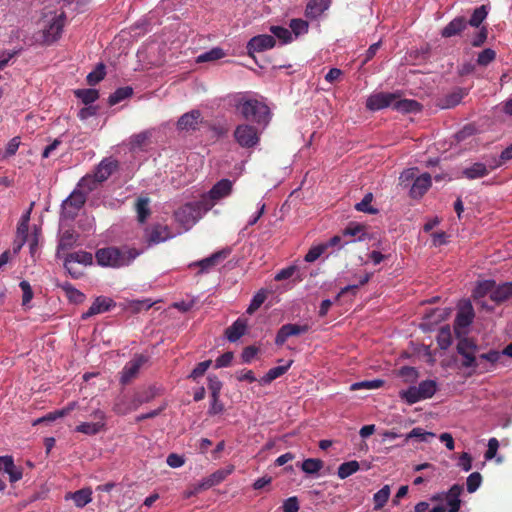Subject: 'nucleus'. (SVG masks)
I'll list each match as a JSON object with an SVG mask.
<instances>
[{"label":"nucleus","instance_id":"1","mask_svg":"<svg viewBox=\"0 0 512 512\" xmlns=\"http://www.w3.org/2000/svg\"><path fill=\"white\" fill-rule=\"evenodd\" d=\"M140 254L136 248L106 247L98 249L95 258L100 266L120 268L131 264Z\"/></svg>","mask_w":512,"mask_h":512},{"label":"nucleus","instance_id":"2","mask_svg":"<svg viewBox=\"0 0 512 512\" xmlns=\"http://www.w3.org/2000/svg\"><path fill=\"white\" fill-rule=\"evenodd\" d=\"M236 108L246 120L264 126L269 123V107L257 99L241 97L237 101Z\"/></svg>","mask_w":512,"mask_h":512},{"label":"nucleus","instance_id":"3","mask_svg":"<svg viewBox=\"0 0 512 512\" xmlns=\"http://www.w3.org/2000/svg\"><path fill=\"white\" fill-rule=\"evenodd\" d=\"M213 203L209 199H200L186 203L175 211V219L186 229L192 227L206 212L211 210Z\"/></svg>","mask_w":512,"mask_h":512},{"label":"nucleus","instance_id":"4","mask_svg":"<svg viewBox=\"0 0 512 512\" xmlns=\"http://www.w3.org/2000/svg\"><path fill=\"white\" fill-rule=\"evenodd\" d=\"M158 395V389L155 386H149L134 393L128 406L118 402L114 406V411L125 415L132 410H136L140 405L148 403Z\"/></svg>","mask_w":512,"mask_h":512},{"label":"nucleus","instance_id":"5","mask_svg":"<svg viewBox=\"0 0 512 512\" xmlns=\"http://www.w3.org/2000/svg\"><path fill=\"white\" fill-rule=\"evenodd\" d=\"M235 141L242 148H254L260 142V133L258 129L249 124H240L234 131Z\"/></svg>","mask_w":512,"mask_h":512},{"label":"nucleus","instance_id":"6","mask_svg":"<svg viewBox=\"0 0 512 512\" xmlns=\"http://www.w3.org/2000/svg\"><path fill=\"white\" fill-rule=\"evenodd\" d=\"M456 349L463 357V361L461 363L462 367L476 369L481 365L475 356L478 346L474 340L470 338H461L457 343Z\"/></svg>","mask_w":512,"mask_h":512},{"label":"nucleus","instance_id":"7","mask_svg":"<svg viewBox=\"0 0 512 512\" xmlns=\"http://www.w3.org/2000/svg\"><path fill=\"white\" fill-rule=\"evenodd\" d=\"M86 200L87 195L80 189H75L62 204V214L64 217L75 218Z\"/></svg>","mask_w":512,"mask_h":512},{"label":"nucleus","instance_id":"8","mask_svg":"<svg viewBox=\"0 0 512 512\" xmlns=\"http://www.w3.org/2000/svg\"><path fill=\"white\" fill-rule=\"evenodd\" d=\"M235 467L228 465L225 468H221L210 474L208 477L203 478L199 483L194 486V491L191 494L198 493L203 490H207L213 486L220 484L224 481L232 472Z\"/></svg>","mask_w":512,"mask_h":512},{"label":"nucleus","instance_id":"9","mask_svg":"<svg viewBox=\"0 0 512 512\" xmlns=\"http://www.w3.org/2000/svg\"><path fill=\"white\" fill-rule=\"evenodd\" d=\"M147 360L148 358L143 354H137L127 362L120 372L121 384L127 385L136 378L140 368L147 362Z\"/></svg>","mask_w":512,"mask_h":512},{"label":"nucleus","instance_id":"10","mask_svg":"<svg viewBox=\"0 0 512 512\" xmlns=\"http://www.w3.org/2000/svg\"><path fill=\"white\" fill-rule=\"evenodd\" d=\"M399 97V93L378 92L370 95L366 100V108L371 111H378L387 107H392L394 100Z\"/></svg>","mask_w":512,"mask_h":512},{"label":"nucleus","instance_id":"11","mask_svg":"<svg viewBox=\"0 0 512 512\" xmlns=\"http://www.w3.org/2000/svg\"><path fill=\"white\" fill-rule=\"evenodd\" d=\"M95 422H82L76 426L75 431L86 435H96L105 427V413L99 409L91 414Z\"/></svg>","mask_w":512,"mask_h":512},{"label":"nucleus","instance_id":"12","mask_svg":"<svg viewBox=\"0 0 512 512\" xmlns=\"http://www.w3.org/2000/svg\"><path fill=\"white\" fill-rule=\"evenodd\" d=\"M79 263L82 265H91L93 263V256L91 253L86 251H77L69 253L64 259V267L72 278L78 279L82 273L72 272V264Z\"/></svg>","mask_w":512,"mask_h":512},{"label":"nucleus","instance_id":"13","mask_svg":"<svg viewBox=\"0 0 512 512\" xmlns=\"http://www.w3.org/2000/svg\"><path fill=\"white\" fill-rule=\"evenodd\" d=\"M230 253V248H224L220 251L213 253L207 258L191 263L189 267H199L200 270L198 271V274L208 273L213 267L219 264L220 261L226 259L230 255Z\"/></svg>","mask_w":512,"mask_h":512},{"label":"nucleus","instance_id":"14","mask_svg":"<svg viewBox=\"0 0 512 512\" xmlns=\"http://www.w3.org/2000/svg\"><path fill=\"white\" fill-rule=\"evenodd\" d=\"M275 38L271 35L262 34L251 38L247 43L248 55L253 56L255 52H263L275 46Z\"/></svg>","mask_w":512,"mask_h":512},{"label":"nucleus","instance_id":"15","mask_svg":"<svg viewBox=\"0 0 512 512\" xmlns=\"http://www.w3.org/2000/svg\"><path fill=\"white\" fill-rule=\"evenodd\" d=\"M309 329L310 327L307 324H285L278 330L275 337V344L282 346L289 337L304 334L308 332Z\"/></svg>","mask_w":512,"mask_h":512},{"label":"nucleus","instance_id":"16","mask_svg":"<svg viewBox=\"0 0 512 512\" xmlns=\"http://www.w3.org/2000/svg\"><path fill=\"white\" fill-rule=\"evenodd\" d=\"M499 166H501L500 162H493V164H490L489 166L481 162H476L465 168L462 171V174L465 178L470 180L478 179L487 176L492 170Z\"/></svg>","mask_w":512,"mask_h":512},{"label":"nucleus","instance_id":"17","mask_svg":"<svg viewBox=\"0 0 512 512\" xmlns=\"http://www.w3.org/2000/svg\"><path fill=\"white\" fill-rule=\"evenodd\" d=\"M146 237L149 245L164 242L173 237V234L167 225L155 224L146 229Z\"/></svg>","mask_w":512,"mask_h":512},{"label":"nucleus","instance_id":"18","mask_svg":"<svg viewBox=\"0 0 512 512\" xmlns=\"http://www.w3.org/2000/svg\"><path fill=\"white\" fill-rule=\"evenodd\" d=\"M232 191V182L228 179L218 181L209 191L207 195H203L201 199H209L213 206L215 201L228 196Z\"/></svg>","mask_w":512,"mask_h":512},{"label":"nucleus","instance_id":"19","mask_svg":"<svg viewBox=\"0 0 512 512\" xmlns=\"http://www.w3.org/2000/svg\"><path fill=\"white\" fill-rule=\"evenodd\" d=\"M115 305V302L111 298L99 296L94 300L89 309L82 314V319L85 320L96 314L107 312L111 308L115 307Z\"/></svg>","mask_w":512,"mask_h":512},{"label":"nucleus","instance_id":"20","mask_svg":"<svg viewBox=\"0 0 512 512\" xmlns=\"http://www.w3.org/2000/svg\"><path fill=\"white\" fill-rule=\"evenodd\" d=\"M201 122V112L199 110H192L179 118L177 127L179 130L195 131Z\"/></svg>","mask_w":512,"mask_h":512},{"label":"nucleus","instance_id":"21","mask_svg":"<svg viewBox=\"0 0 512 512\" xmlns=\"http://www.w3.org/2000/svg\"><path fill=\"white\" fill-rule=\"evenodd\" d=\"M466 95L467 90L465 88L457 87L450 93L446 94L444 97L440 98L438 106L441 109L453 108L457 106Z\"/></svg>","mask_w":512,"mask_h":512},{"label":"nucleus","instance_id":"22","mask_svg":"<svg viewBox=\"0 0 512 512\" xmlns=\"http://www.w3.org/2000/svg\"><path fill=\"white\" fill-rule=\"evenodd\" d=\"M65 15L62 12L56 15L49 22L48 26L44 30L46 41H55L61 35L64 27Z\"/></svg>","mask_w":512,"mask_h":512},{"label":"nucleus","instance_id":"23","mask_svg":"<svg viewBox=\"0 0 512 512\" xmlns=\"http://www.w3.org/2000/svg\"><path fill=\"white\" fill-rule=\"evenodd\" d=\"M118 168V161L112 158H104L95 169V176L101 183L106 181Z\"/></svg>","mask_w":512,"mask_h":512},{"label":"nucleus","instance_id":"24","mask_svg":"<svg viewBox=\"0 0 512 512\" xmlns=\"http://www.w3.org/2000/svg\"><path fill=\"white\" fill-rule=\"evenodd\" d=\"M431 186V176L424 173L414 179L410 189V196L412 198H421Z\"/></svg>","mask_w":512,"mask_h":512},{"label":"nucleus","instance_id":"25","mask_svg":"<svg viewBox=\"0 0 512 512\" xmlns=\"http://www.w3.org/2000/svg\"><path fill=\"white\" fill-rule=\"evenodd\" d=\"M467 28V21L465 17L459 16L451 20L442 30L441 36L443 38H450L460 35Z\"/></svg>","mask_w":512,"mask_h":512},{"label":"nucleus","instance_id":"26","mask_svg":"<svg viewBox=\"0 0 512 512\" xmlns=\"http://www.w3.org/2000/svg\"><path fill=\"white\" fill-rule=\"evenodd\" d=\"M246 329L247 320L245 318L239 317L236 321L233 322L231 326L225 330V336L230 342H236L245 334Z\"/></svg>","mask_w":512,"mask_h":512},{"label":"nucleus","instance_id":"27","mask_svg":"<svg viewBox=\"0 0 512 512\" xmlns=\"http://www.w3.org/2000/svg\"><path fill=\"white\" fill-rule=\"evenodd\" d=\"M502 356V352L496 350H490L487 353H483L477 358V361L481 363L478 368H480L481 372L491 371Z\"/></svg>","mask_w":512,"mask_h":512},{"label":"nucleus","instance_id":"28","mask_svg":"<svg viewBox=\"0 0 512 512\" xmlns=\"http://www.w3.org/2000/svg\"><path fill=\"white\" fill-rule=\"evenodd\" d=\"M393 109L401 113H417L422 110V105L413 99H401L400 96L394 100Z\"/></svg>","mask_w":512,"mask_h":512},{"label":"nucleus","instance_id":"29","mask_svg":"<svg viewBox=\"0 0 512 512\" xmlns=\"http://www.w3.org/2000/svg\"><path fill=\"white\" fill-rule=\"evenodd\" d=\"M65 499H72L77 507L82 508L92 501V490L91 488H82L75 492H69Z\"/></svg>","mask_w":512,"mask_h":512},{"label":"nucleus","instance_id":"30","mask_svg":"<svg viewBox=\"0 0 512 512\" xmlns=\"http://www.w3.org/2000/svg\"><path fill=\"white\" fill-rule=\"evenodd\" d=\"M331 4V0H310L305 9V15L309 18H317L326 11Z\"/></svg>","mask_w":512,"mask_h":512},{"label":"nucleus","instance_id":"31","mask_svg":"<svg viewBox=\"0 0 512 512\" xmlns=\"http://www.w3.org/2000/svg\"><path fill=\"white\" fill-rule=\"evenodd\" d=\"M512 297V283L507 282L497 287L494 286L490 298L496 303H501Z\"/></svg>","mask_w":512,"mask_h":512},{"label":"nucleus","instance_id":"32","mask_svg":"<svg viewBox=\"0 0 512 512\" xmlns=\"http://www.w3.org/2000/svg\"><path fill=\"white\" fill-rule=\"evenodd\" d=\"M474 319V310L471 304L462 307L457 313L455 324L457 327L466 328Z\"/></svg>","mask_w":512,"mask_h":512},{"label":"nucleus","instance_id":"33","mask_svg":"<svg viewBox=\"0 0 512 512\" xmlns=\"http://www.w3.org/2000/svg\"><path fill=\"white\" fill-rule=\"evenodd\" d=\"M64 292L68 300L75 304H80L85 300V294L76 289L70 282H63L58 285Z\"/></svg>","mask_w":512,"mask_h":512},{"label":"nucleus","instance_id":"34","mask_svg":"<svg viewBox=\"0 0 512 512\" xmlns=\"http://www.w3.org/2000/svg\"><path fill=\"white\" fill-rule=\"evenodd\" d=\"M365 228L366 227L360 223L350 222L342 231V235L344 237H356L357 241H364L366 239ZM354 241H356V239Z\"/></svg>","mask_w":512,"mask_h":512},{"label":"nucleus","instance_id":"35","mask_svg":"<svg viewBox=\"0 0 512 512\" xmlns=\"http://www.w3.org/2000/svg\"><path fill=\"white\" fill-rule=\"evenodd\" d=\"M292 361H289L286 365L276 366L271 369L261 378L260 382L264 385L270 384L275 379L284 375L290 368Z\"/></svg>","mask_w":512,"mask_h":512},{"label":"nucleus","instance_id":"36","mask_svg":"<svg viewBox=\"0 0 512 512\" xmlns=\"http://www.w3.org/2000/svg\"><path fill=\"white\" fill-rule=\"evenodd\" d=\"M101 184L95 174H87L80 179L77 184V189H80L87 195L88 193L97 189L98 185Z\"/></svg>","mask_w":512,"mask_h":512},{"label":"nucleus","instance_id":"37","mask_svg":"<svg viewBox=\"0 0 512 512\" xmlns=\"http://www.w3.org/2000/svg\"><path fill=\"white\" fill-rule=\"evenodd\" d=\"M463 491V486L460 484H454L451 486V488L446 493V501L447 505L449 507H455L460 508L461 507V500L460 496Z\"/></svg>","mask_w":512,"mask_h":512},{"label":"nucleus","instance_id":"38","mask_svg":"<svg viewBox=\"0 0 512 512\" xmlns=\"http://www.w3.org/2000/svg\"><path fill=\"white\" fill-rule=\"evenodd\" d=\"M78 234L73 230H65L61 235L58 242L57 249L59 250H67L71 249L78 240Z\"/></svg>","mask_w":512,"mask_h":512},{"label":"nucleus","instance_id":"39","mask_svg":"<svg viewBox=\"0 0 512 512\" xmlns=\"http://www.w3.org/2000/svg\"><path fill=\"white\" fill-rule=\"evenodd\" d=\"M133 94V89L130 86L120 87L116 89L114 93H112L108 98V103L110 106H114L121 101L131 97Z\"/></svg>","mask_w":512,"mask_h":512},{"label":"nucleus","instance_id":"40","mask_svg":"<svg viewBox=\"0 0 512 512\" xmlns=\"http://www.w3.org/2000/svg\"><path fill=\"white\" fill-rule=\"evenodd\" d=\"M77 407V403L76 402H71L69 403L66 407L60 409V410H57L55 412H52V413H49L48 415H46L45 417H42V418H39L37 419L35 422H34V425L38 424V423H41V422H44V421H54L56 420L57 418L59 417H63V416H66L68 415L71 411H73L75 408Z\"/></svg>","mask_w":512,"mask_h":512},{"label":"nucleus","instance_id":"41","mask_svg":"<svg viewBox=\"0 0 512 512\" xmlns=\"http://www.w3.org/2000/svg\"><path fill=\"white\" fill-rule=\"evenodd\" d=\"M360 469L359 462L356 460H351L348 462L342 463L338 467L337 475L340 479H346L352 474L356 473Z\"/></svg>","mask_w":512,"mask_h":512},{"label":"nucleus","instance_id":"42","mask_svg":"<svg viewBox=\"0 0 512 512\" xmlns=\"http://www.w3.org/2000/svg\"><path fill=\"white\" fill-rule=\"evenodd\" d=\"M74 95L85 105H90L99 98V92L96 89H77Z\"/></svg>","mask_w":512,"mask_h":512},{"label":"nucleus","instance_id":"43","mask_svg":"<svg viewBox=\"0 0 512 512\" xmlns=\"http://www.w3.org/2000/svg\"><path fill=\"white\" fill-rule=\"evenodd\" d=\"M324 466V462L317 458H307L301 463V469L306 474H317Z\"/></svg>","mask_w":512,"mask_h":512},{"label":"nucleus","instance_id":"44","mask_svg":"<svg viewBox=\"0 0 512 512\" xmlns=\"http://www.w3.org/2000/svg\"><path fill=\"white\" fill-rule=\"evenodd\" d=\"M435 436L434 433L425 431L423 428L415 427L405 436L404 444L405 445L410 439H417L420 442H427L429 438H433Z\"/></svg>","mask_w":512,"mask_h":512},{"label":"nucleus","instance_id":"45","mask_svg":"<svg viewBox=\"0 0 512 512\" xmlns=\"http://www.w3.org/2000/svg\"><path fill=\"white\" fill-rule=\"evenodd\" d=\"M137 219L140 223H144L150 215L149 199L138 198L136 205Z\"/></svg>","mask_w":512,"mask_h":512},{"label":"nucleus","instance_id":"46","mask_svg":"<svg viewBox=\"0 0 512 512\" xmlns=\"http://www.w3.org/2000/svg\"><path fill=\"white\" fill-rule=\"evenodd\" d=\"M487 15L488 11L486 6L481 5L473 11L471 18L469 19L467 24L471 25L472 27L478 28L481 25V23L485 20Z\"/></svg>","mask_w":512,"mask_h":512},{"label":"nucleus","instance_id":"47","mask_svg":"<svg viewBox=\"0 0 512 512\" xmlns=\"http://www.w3.org/2000/svg\"><path fill=\"white\" fill-rule=\"evenodd\" d=\"M224 56H225V53H224L223 49H221L219 47H215L207 52L200 54L197 57V62L203 63V62L215 61V60H219V59L223 58Z\"/></svg>","mask_w":512,"mask_h":512},{"label":"nucleus","instance_id":"48","mask_svg":"<svg viewBox=\"0 0 512 512\" xmlns=\"http://www.w3.org/2000/svg\"><path fill=\"white\" fill-rule=\"evenodd\" d=\"M389 497H390V487H389V485H384L373 496L374 508L375 509L382 508L387 503Z\"/></svg>","mask_w":512,"mask_h":512},{"label":"nucleus","instance_id":"49","mask_svg":"<svg viewBox=\"0 0 512 512\" xmlns=\"http://www.w3.org/2000/svg\"><path fill=\"white\" fill-rule=\"evenodd\" d=\"M373 200V194L367 193L364 198L355 205V209L359 212H364L368 214H377L378 209L372 207L371 202Z\"/></svg>","mask_w":512,"mask_h":512},{"label":"nucleus","instance_id":"50","mask_svg":"<svg viewBox=\"0 0 512 512\" xmlns=\"http://www.w3.org/2000/svg\"><path fill=\"white\" fill-rule=\"evenodd\" d=\"M401 399L405 400L408 404L412 405L420 400H423L418 387H409L406 391L400 392Z\"/></svg>","mask_w":512,"mask_h":512},{"label":"nucleus","instance_id":"51","mask_svg":"<svg viewBox=\"0 0 512 512\" xmlns=\"http://www.w3.org/2000/svg\"><path fill=\"white\" fill-rule=\"evenodd\" d=\"M418 389L423 399L431 398L437 390L436 382L424 380L419 384Z\"/></svg>","mask_w":512,"mask_h":512},{"label":"nucleus","instance_id":"52","mask_svg":"<svg viewBox=\"0 0 512 512\" xmlns=\"http://www.w3.org/2000/svg\"><path fill=\"white\" fill-rule=\"evenodd\" d=\"M494 286H495V281H493V280H485V281L480 282L476 286V288L473 292L474 297L479 298V297H484L488 293L491 294L492 291L494 290Z\"/></svg>","mask_w":512,"mask_h":512},{"label":"nucleus","instance_id":"53","mask_svg":"<svg viewBox=\"0 0 512 512\" xmlns=\"http://www.w3.org/2000/svg\"><path fill=\"white\" fill-rule=\"evenodd\" d=\"M266 298H267V295H266L265 291L261 290V291L257 292L253 296V298L246 310V313L249 315H252L257 309L260 308V306L264 303Z\"/></svg>","mask_w":512,"mask_h":512},{"label":"nucleus","instance_id":"54","mask_svg":"<svg viewBox=\"0 0 512 512\" xmlns=\"http://www.w3.org/2000/svg\"><path fill=\"white\" fill-rule=\"evenodd\" d=\"M496 59V52L491 48L482 50L477 57V64L487 66Z\"/></svg>","mask_w":512,"mask_h":512},{"label":"nucleus","instance_id":"55","mask_svg":"<svg viewBox=\"0 0 512 512\" xmlns=\"http://www.w3.org/2000/svg\"><path fill=\"white\" fill-rule=\"evenodd\" d=\"M105 76V66L99 64L97 68L87 75V83L90 86H94L99 83Z\"/></svg>","mask_w":512,"mask_h":512},{"label":"nucleus","instance_id":"56","mask_svg":"<svg viewBox=\"0 0 512 512\" xmlns=\"http://www.w3.org/2000/svg\"><path fill=\"white\" fill-rule=\"evenodd\" d=\"M270 31L275 37L282 40L283 43H289L292 41L291 32L289 29H287L285 27L271 26Z\"/></svg>","mask_w":512,"mask_h":512},{"label":"nucleus","instance_id":"57","mask_svg":"<svg viewBox=\"0 0 512 512\" xmlns=\"http://www.w3.org/2000/svg\"><path fill=\"white\" fill-rule=\"evenodd\" d=\"M289 26L296 36L307 33L309 27L308 22L300 18L292 19Z\"/></svg>","mask_w":512,"mask_h":512},{"label":"nucleus","instance_id":"58","mask_svg":"<svg viewBox=\"0 0 512 512\" xmlns=\"http://www.w3.org/2000/svg\"><path fill=\"white\" fill-rule=\"evenodd\" d=\"M482 483V476L479 472H473L467 477L466 485L469 493H474Z\"/></svg>","mask_w":512,"mask_h":512},{"label":"nucleus","instance_id":"59","mask_svg":"<svg viewBox=\"0 0 512 512\" xmlns=\"http://www.w3.org/2000/svg\"><path fill=\"white\" fill-rule=\"evenodd\" d=\"M207 380L210 396L220 395L222 389V382L219 380V378L216 375H209Z\"/></svg>","mask_w":512,"mask_h":512},{"label":"nucleus","instance_id":"60","mask_svg":"<svg viewBox=\"0 0 512 512\" xmlns=\"http://www.w3.org/2000/svg\"><path fill=\"white\" fill-rule=\"evenodd\" d=\"M326 251V246L323 244L311 247L307 254L305 255L306 262H314L316 261L324 252Z\"/></svg>","mask_w":512,"mask_h":512},{"label":"nucleus","instance_id":"61","mask_svg":"<svg viewBox=\"0 0 512 512\" xmlns=\"http://www.w3.org/2000/svg\"><path fill=\"white\" fill-rule=\"evenodd\" d=\"M224 403L220 400V395L211 396V403L208 409L209 415L221 414L224 411Z\"/></svg>","mask_w":512,"mask_h":512},{"label":"nucleus","instance_id":"62","mask_svg":"<svg viewBox=\"0 0 512 512\" xmlns=\"http://www.w3.org/2000/svg\"><path fill=\"white\" fill-rule=\"evenodd\" d=\"M211 363V360L198 363L196 367L191 371L189 378L196 380L197 378L203 376L207 369L210 367Z\"/></svg>","mask_w":512,"mask_h":512},{"label":"nucleus","instance_id":"63","mask_svg":"<svg viewBox=\"0 0 512 512\" xmlns=\"http://www.w3.org/2000/svg\"><path fill=\"white\" fill-rule=\"evenodd\" d=\"M19 287L21 288V290L23 292L22 305L26 306L32 300L33 295H34L32 287L29 284V282L25 281V280L20 282Z\"/></svg>","mask_w":512,"mask_h":512},{"label":"nucleus","instance_id":"64","mask_svg":"<svg viewBox=\"0 0 512 512\" xmlns=\"http://www.w3.org/2000/svg\"><path fill=\"white\" fill-rule=\"evenodd\" d=\"M284 512H298L299 502L296 496L289 497L286 499L282 506Z\"/></svg>","mask_w":512,"mask_h":512}]
</instances>
